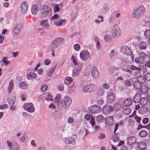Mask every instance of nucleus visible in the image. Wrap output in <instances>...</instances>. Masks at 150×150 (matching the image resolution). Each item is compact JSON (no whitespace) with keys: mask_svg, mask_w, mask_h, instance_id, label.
<instances>
[{"mask_svg":"<svg viewBox=\"0 0 150 150\" xmlns=\"http://www.w3.org/2000/svg\"><path fill=\"white\" fill-rule=\"evenodd\" d=\"M145 79L147 81H150V73H146L145 76Z\"/></svg>","mask_w":150,"mask_h":150,"instance_id":"46","label":"nucleus"},{"mask_svg":"<svg viewBox=\"0 0 150 150\" xmlns=\"http://www.w3.org/2000/svg\"><path fill=\"white\" fill-rule=\"evenodd\" d=\"M8 107V105L7 104H4L1 105L0 106V109H5L7 108Z\"/></svg>","mask_w":150,"mask_h":150,"instance_id":"51","label":"nucleus"},{"mask_svg":"<svg viewBox=\"0 0 150 150\" xmlns=\"http://www.w3.org/2000/svg\"><path fill=\"white\" fill-rule=\"evenodd\" d=\"M149 119L148 118H146L143 120L142 122L143 124H146L149 122Z\"/></svg>","mask_w":150,"mask_h":150,"instance_id":"55","label":"nucleus"},{"mask_svg":"<svg viewBox=\"0 0 150 150\" xmlns=\"http://www.w3.org/2000/svg\"><path fill=\"white\" fill-rule=\"evenodd\" d=\"M74 121V120L72 117H70L68 119V122L70 123H72Z\"/></svg>","mask_w":150,"mask_h":150,"instance_id":"62","label":"nucleus"},{"mask_svg":"<svg viewBox=\"0 0 150 150\" xmlns=\"http://www.w3.org/2000/svg\"><path fill=\"white\" fill-rule=\"evenodd\" d=\"M38 8L35 5H33L31 8V11L33 14L35 15L37 12Z\"/></svg>","mask_w":150,"mask_h":150,"instance_id":"24","label":"nucleus"},{"mask_svg":"<svg viewBox=\"0 0 150 150\" xmlns=\"http://www.w3.org/2000/svg\"><path fill=\"white\" fill-rule=\"evenodd\" d=\"M71 103V98L68 97H65L64 98L62 102L63 107L65 108H68L70 106Z\"/></svg>","mask_w":150,"mask_h":150,"instance_id":"7","label":"nucleus"},{"mask_svg":"<svg viewBox=\"0 0 150 150\" xmlns=\"http://www.w3.org/2000/svg\"><path fill=\"white\" fill-rule=\"evenodd\" d=\"M113 120V119L112 117H107L105 120L106 122L109 125H110L112 124Z\"/></svg>","mask_w":150,"mask_h":150,"instance_id":"25","label":"nucleus"},{"mask_svg":"<svg viewBox=\"0 0 150 150\" xmlns=\"http://www.w3.org/2000/svg\"><path fill=\"white\" fill-rule=\"evenodd\" d=\"M74 47L75 50L79 51L80 49V46L79 44H76L74 45Z\"/></svg>","mask_w":150,"mask_h":150,"instance_id":"48","label":"nucleus"},{"mask_svg":"<svg viewBox=\"0 0 150 150\" xmlns=\"http://www.w3.org/2000/svg\"><path fill=\"white\" fill-rule=\"evenodd\" d=\"M50 11H51V10L49 7L45 5L43 6L41 9V12L40 14V17L42 18L47 17Z\"/></svg>","mask_w":150,"mask_h":150,"instance_id":"2","label":"nucleus"},{"mask_svg":"<svg viewBox=\"0 0 150 150\" xmlns=\"http://www.w3.org/2000/svg\"><path fill=\"white\" fill-rule=\"evenodd\" d=\"M85 119L87 120H89L90 119V116L89 115L86 114L84 116Z\"/></svg>","mask_w":150,"mask_h":150,"instance_id":"59","label":"nucleus"},{"mask_svg":"<svg viewBox=\"0 0 150 150\" xmlns=\"http://www.w3.org/2000/svg\"><path fill=\"white\" fill-rule=\"evenodd\" d=\"M145 35L146 38H149L150 37V30H146L145 33Z\"/></svg>","mask_w":150,"mask_h":150,"instance_id":"43","label":"nucleus"},{"mask_svg":"<svg viewBox=\"0 0 150 150\" xmlns=\"http://www.w3.org/2000/svg\"><path fill=\"white\" fill-rule=\"evenodd\" d=\"M92 75L93 78L95 79H97L99 76V73L97 69L95 67L93 68Z\"/></svg>","mask_w":150,"mask_h":150,"instance_id":"12","label":"nucleus"},{"mask_svg":"<svg viewBox=\"0 0 150 150\" xmlns=\"http://www.w3.org/2000/svg\"><path fill=\"white\" fill-rule=\"evenodd\" d=\"M54 11L57 12L60 10V8L59 6L57 5H56L55 6V8Z\"/></svg>","mask_w":150,"mask_h":150,"instance_id":"56","label":"nucleus"},{"mask_svg":"<svg viewBox=\"0 0 150 150\" xmlns=\"http://www.w3.org/2000/svg\"><path fill=\"white\" fill-rule=\"evenodd\" d=\"M7 143L8 146H9L10 148L11 147V150H19L18 145L16 142H13L12 144L8 141Z\"/></svg>","mask_w":150,"mask_h":150,"instance_id":"9","label":"nucleus"},{"mask_svg":"<svg viewBox=\"0 0 150 150\" xmlns=\"http://www.w3.org/2000/svg\"><path fill=\"white\" fill-rule=\"evenodd\" d=\"M73 81V79L72 78L68 77L66 78L64 81V83L67 85L71 84Z\"/></svg>","mask_w":150,"mask_h":150,"instance_id":"22","label":"nucleus"},{"mask_svg":"<svg viewBox=\"0 0 150 150\" xmlns=\"http://www.w3.org/2000/svg\"><path fill=\"white\" fill-rule=\"evenodd\" d=\"M58 88L59 91H63L64 89L63 86L61 84H60L58 86Z\"/></svg>","mask_w":150,"mask_h":150,"instance_id":"60","label":"nucleus"},{"mask_svg":"<svg viewBox=\"0 0 150 150\" xmlns=\"http://www.w3.org/2000/svg\"><path fill=\"white\" fill-rule=\"evenodd\" d=\"M132 100L129 98H128L124 100L123 104L125 106H129L132 105Z\"/></svg>","mask_w":150,"mask_h":150,"instance_id":"18","label":"nucleus"},{"mask_svg":"<svg viewBox=\"0 0 150 150\" xmlns=\"http://www.w3.org/2000/svg\"><path fill=\"white\" fill-rule=\"evenodd\" d=\"M131 112V110L129 108L125 109L124 110V113L126 115H129Z\"/></svg>","mask_w":150,"mask_h":150,"instance_id":"44","label":"nucleus"},{"mask_svg":"<svg viewBox=\"0 0 150 150\" xmlns=\"http://www.w3.org/2000/svg\"><path fill=\"white\" fill-rule=\"evenodd\" d=\"M110 39V37L109 36L106 35L105 36V39L106 41H108Z\"/></svg>","mask_w":150,"mask_h":150,"instance_id":"64","label":"nucleus"},{"mask_svg":"<svg viewBox=\"0 0 150 150\" xmlns=\"http://www.w3.org/2000/svg\"><path fill=\"white\" fill-rule=\"evenodd\" d=\"M60 95L59 94H57L55 98L54 102L57 103L59 102L60 100Z\"/></svg>","mask_w":150,"mask_h":150,"instance_id":"39","label":"nucleus"},{"mask_svg":"<svg viewBox=\"0 0 150 150\" xmlns=\"http://www.w3.org/2000/svg\"><path fill=\"white\" fill-rule=\"evenodd\" d=\"M90 123L93 128L94 127V126L95 125L96 123L95 120V119L93 117H91Z\"/></svg>","mask_w":150,"mask_h":150,"instance_id":"40","label":"nucleus"},{"mask_svg":"<svg viewBox=\"0 0 150 150\" xmlns=\"http://www.w3.org/2000/svg\"><path fill=\"white\" fill-rule=\"evenodd\" d=\"M139 135L141 137H144L147 135L148 133L145 130H142L139 132Z\"/></svg>","mask_w":150,"mask_h":150,"instance_id":"23","label":"nucleus"},{"mask_svg":"<svg viewBox=\"0 0 150 150\" xmlns=\"http://www.w3.org/2000/svg\"><path fill=\"white\" fill-rule=\"evenodd\" d=\"M20 87L23 89H26L28 88V85L23 82H21L19 84Z\"/></svg>","mask_w":150,"mask_h":150,"instance_id":"33","label":"nucleus"},{"mask_svg":"<svg viewBox=\"0 0 150 150\" xmlns=\"http://www.w3.org/2000/svg\"><path fill=\"white\" fill-rule=\"evenodd\" d=\"M71 59L73 64L75 65H76L78 64L77 62L76 59L75 57L74 56H72L71 57Z\"/></svg>","mask_w":150,"mask_h":150,"instance_id":"41","label":"nucleus"},{"mask_svg":"<svg viewBox=\"0 0 150 150\" xmlns=\"http://www.w3.org/2000/svg\"><path fill=\"white\" fill-rule=\"evenodd\" d=\"M82 67V65H81V67L79 69H78V70H76V69H74L73 71V76H75L79 74V71H80V69Z\"/></svg>","mask_w":150,"mask_h":150,"instance_id":"35","label":"nucleus"},{"mask_svg":"<svg viewBox=\"0 0 150 150\" xmlns=\"http://www.w3.org/2000/svg\"><path fill=\"white\" fill-rule=\"evenodd\" d=\"M113 110H114L116 111H118L120 110L121 106L119 103H117L115 104L113 106Z\"/></svg>","mask_w":150,"mask_h":150,"instance_id":"29","label":"nucleus"},{"mask_svg":"<svg viewBox=\"0 0 150 150\" xmlns=\"http://www.w3.org/2000/svg\"><path fill=\"white\" fill-rule=\"evenodd\" d=\"M28 8V5L26 2H23L21 6V12L23 13H25Z\"/></svg>","mask_w":150,"mask_h":150,"instance_id":"15","label":"nucleus"},{"mask_svg":"<svg viewBox=\"0 0 150 150\" xmlns=\"http://www.w3.org/2000/svg\"><path fill=\"white\" fill-rule=\"evenodd\" d=\"M141 83L138 81H135L133 84L134 88L137 90L140 89L141 87Z\"/></svg>","mask_w":150,"mask_h":150,"instance_id":"27","label":"nucleus"},{"mask_svg":"<svg viewBox=\"0 0 150 150\" xmlns=\"http://www.w3.org/2000/svg\"><path fill=\"white\" fill-rule=\"evenodd\" d=\"M137 141V139L135 137L130 136L127 139V143L128 144L131 145L135 144Z\"/></svg>","mask_w":150,"mask_h":150,"instance_id":"11","label":"nucleus"},{"mask_svg":"<svg viewBox=\"0 0 150 150\" xmlns=\"http://www.w3.org/2000/svg\"><path fill=\"white\" fill-rule=\"evenodd\" d=\"M47 88V86L45 84L42 85L41 87V90L43 92L45 91Z\"/></svg>","mask_w":150,"mask_h":150,"instance_id":"42","label":"nucleus"},{"mask_svg":"<svg viewBox=\"0 0 150 150\" xmlns=\"http://www.w3.org/2000/svg\"><path fill=\"white\" fill-rule=\"evenodd\" d=\"M119 134L117 133L114 134L112 138V139L113 142H116L119 141Z\"/></svg>","mask_w":150,"mask_h":150,"instance_id":"30","label":"nucleus"},{"mask_svg":"<svg viewBox=\"0 0 150 150\" xmlns=\"http://www.w3.org/2000/svg\"><path fill=\"white\" fill-rule=\"evenodd\" d=\"M142 128H145V125H143L141 124H139L138 125V127L137 128L138 130H139Z\"/></svg>","mask_w":150,"mask_h":150,"instance_id":"61","label":"nucleus"},{"mask_svg":"<svg viewBox=\"0 0 150 150\" xmlns=\"http://www.w3.org/2000/svg\"><path fill=\"white\" fill-rule=\"evenodd\" d=\"M137 146L140 149L144 150L146 147V144L144 142H140L138 143Z\"/></svg>","mask_w":150,"mask_h":150,"instance_id":"19","label":"nucleus"},{"mask_svg":"<svg viewBox=\"0 0 150 150\" xmlns=\"http://www.w3.org/2000/svg\"><path fill=\"white\" fill-rule=\"evenodd\" d=\"M122 51L127 55H130L131 53V50L129 47L126 46H123L121 48Z\"/></svg>","mask_w":150,"mask_h":150,"instance_id":"14","label":"nucleus"},{"mask_svg":"<svg viewBox=\"0 0 150 150\" xmlns=\"http://www.w3.org/2000/svg\"><path fill=\"white\" fill-rule=\"evenodd\" d=\"M13 80H11L9 83L8 87V92L10 93L12 90L13 89Z\"/></svg>","mask_w":150,"mask_h":150,"instance_id":"28","label":"nucleus"},{"mask_svg":"<svg viewBox=\"0 0 150 150\" xmlns=\"http://www.w3.org/2000/svg\"><path fill=\"white\" fill-rule=\"evenodd\" d=\"M65 22L66 21L65 20H60V21H59L58 22H55L54 24L55 25L58 26L64 24L65 23Z\"/></svg>","mask_w":150,"mask_h":150,"instance_id":"26","label":"nucleus"},{"mask_svg":"<svg viewBox=\"0 0 150 150\" xmlns=\"http://www.w3.org/2000/svg\"><path fill=\"white\" fill-rule=\"evenodd\" d=\"M146 43L145 42H142L140 44L139 47L141 49L144 50L146 49Z\"/></svg>","mask_w":150,"mask_h":150,"instance_id":"32","label":"nucleus"},{"mask_svg":"<svg viewBox=\"0 0 150 150\" xmlns=\"http://www.w3.org/2000/svg\"><path fill=\"white\" fill-rule=\"evenodd\" d=\"M101 108L98 105H93L89 108V111L93 113H98L101 111Z\"/></svg>","mask_w":150,"mask_h":150,"instance_id":"8","label":"nucleus"},{"mask_svg":"<svg viewBox=\"0 0 150 150\" xmlns=\"http://www.w3.org/2000/svg\"><path fill=\"white\" fill-rule=\"evenodd\" d=\"M45 94L46 96L48 97V98H47V100H50L52 101H53V98L51 94L50 93H46Z\"/></svg>","mask_w":150,"mask_h":150,"instance_id":"45","label":"nucleus"},{"mask_svg":"<svg viewBox=\"0 0 150 150\" xmlns=\"http://www.w3.org/2000/svg\"><path fill=\"white\" fill-rule=\"evenodd\" d=\"M125 83L126 85L127 86H130L131 85V82L129 80H126L125 81Z\"/></svg>","mask_w":150,"mask_h":150,"instance_id":"57","label":"nucleus"},{"mask_svg":"<svg viewBox=\"0 0 150 150\" xmlns=\"http://www.w3.org/2000/svg\"><path fill=\"white\" fill-rule=\"evenodd\" d=\"M104 91L103 89H100L98 91V95L101 96L103 95Z\"/></svg>","mask_w":150,"mask_h":150,"instance_id":"54","label":"nucleus"},{"mask_svg":"<svg viewBox=\"0 0 150 150\" xmlns=\"http://www.w3.org/2000/svg\"><path fill=\"white\" fill-rule=\"evenodd\" d=\"M64 41L62 38H57L54 40L51 44V46L53 48H56L57 46L62 44Z\"/></svg>","mask_w":150,"mask_h":150,"instance_id":"6","label":"nucleus"},{"mask_svg":"<svg viewBox=\"0 0 150 150\" xmlns=\"http://www.w3.org/2000/svg\"><path fill=\"white\" fill-rule=\"evenodd\" d=\"M95 89V87L92 85H88L84 86L83 88V91L86 92H92Z\"/></svg>","mask_w":150,"mask_h":150,"instance_id":"10","label":"nucleus"},{"mask_svg":"<svg viewBox=\"0 0 150 150\" xmlns=\"http://www.w3.org/2000/svg\"><path fill=\"white\" fill-rule=\"evenodd\" d=\"M40 23L42 25L44 26L45 27H48L49 24L47 20H43L41 21Z\"/></svg>","mask_w":150,"mask_h":150,"instance_id":"34","label":"nucleus"},{"mask_svg":"<svg viewBox=\"0 0 150 150\" xmlns=\"http://www.w3.org/2000/svg\"><path fill=\"white\" fill-rule=\"evenodd\" d=\"M137 98L138 97L137 96H136L134 98V100L135 102L137 103L140 101V104L142 106H145L147 104L148 100L146 98H144L140 99L139 97L138 99Z\"/></svg>","mask_w":150,"mask_h":150,"instance_id":"4","label":"nucleus"},{"mask_svg":"<svg viewBox=\"0 0 150 150\" xmlns=\"http://www.w3.org/2000/svg\"><path fill=\"white\" fill-rule=\"evenodd\" d=\"M20 32V30L18 28V27L17 26L13 29V34L16 35L17 34L19 33Z\"/></svg>","mask_w":150,"mask_h":150,"instance_id":"38","label":"nucleus"},{"mask_svg":"<svg viewBox=\"0 0 150 150\" xmlns=\"http://www.w3.org/2000/svg\"><path fill=\"white\" fill-rule=\"evenodd\" d=\"M146 57V54L144 52H140L139 54V57L141 59H144Z\"/></svg>","mask_w":150,"mask_h":150,"instance_id":"31","label":"nucleus"},{"mask_svg":"<svg viewBox=\"0 0 150 150\" xmlns=\"http://www.w3.org/2000/svg\"><path fill=\"white\" fill-rule=\"evenodd\" d=\"M103 110L105 113H108L113 111V108L112 106L105 105L103 108Z\"/></svg>","mask_w":150,"mask_h":150,"instance_id":"13","label":"nucleus"},{"mask_svg":"<svg viewBox=\"0 0 150 150\" xmlns=\"http://www.w3.org/2000/svg\"><path fill=\"white\" fill-rule=\"evenodd\" d=\"M118 126H119V123H116L115 126V129H114V133H115L116 131L117 130V129L118 128Z\"/></svg>","mask_w":150,"mask_h":150,"instance_id":"63","label":"nucleus"},{"mask_svg":"<svg viewBox=\"0 0 150 150\" xmlns=\"http://www.w3.org/2000/svg\"><path fill=\"white\" fill-rule=\"evenodd\" d=\"M64 141V142L67 144L74 143L75 142V140L72 137L65 138Z\"/></svg>","mask_w":150,"mask_h":150,"instance_id":"20","label":"nucleus"},{"mask_svg":"<svg viewBox=\"0 0 150 150\" xmlns=\"http://www.w3.org/2000/svg\"><path fill=\"white\" fill-rule=\"evenodd\" d=\"M145 11L144 7L141 6L134 11L132 14V17L136 18H139L144 14Z\"/></svg>","mask_w":150,"mask_h":150,"instance_id":"1","label":"nucleus"},{"mask_svg":"<svg viewBox=\"0 0 150 150\" xmlns=\"http://www.w3.org/2000/svg\"><path fill=\"white\" fill-rule=\"evenodd\" d=\"M105 137V136L104 133H100L98 138L100 139H102Z\"/></svg>","mask_w":150,"mask_h":150,"instance_id":"53","label":"nucleus"},{"mask_svg":"<svg viewBox=\"0 0 150 150\" xmlns=\"http://www.w3.org/2000/svg\"><path fill=\"white\" fill-rule=\"evenodd\" d=\"M107 98L108 102L109 103H112L114 101L115 96L113 93H110L108 95Z\"/></svg>","mask_w":150,"mask_h":150,"instance_id":"16","label":"nucleus"},{"mask_svg":"<svg viewBox=\"0 0 150 150\" xmlns=\"http://www.w3.org/2000/svg\"><path fill=\"white\" fill-rule=\"evenodd\" d=\"M2 62L5 64H7L9 63L8 61L7 60V58L4 57L2 59Z\"/></svg>","mask_w":150,"mask_h":150,"instance_id":"50","label":"nucleus"},{"mask_svg":"<svg viewBox=\"0 0 150 150\" xmlns=\"http://www.w3.org/2000/svg\"><path fill=\"white\" fill-rule=\"evenodd\" d=\"M36 74L33 72H31L28 73L26 74V77L28 79H35L36 77Z\"/></svg>","mask_w":150,"mask_h":150,"instance_id":"21","label":"nucleus"},{"mask_svg":"<svg viewBox=\"0 0 150 150\" xmlns=\"http://www.w3.org/2000/svg\"><path fill=\"white\" fill-rule=\"evenodd\" d=\"M121 31L119 28L117 27L113 30V36L114 37H119L120 35Z\"/></svg>","mask_w":150,"mask_h":150,"instance_id":"17","label":"nucleus"},{"mask_svg":"<svg viewBox=\"0 0 150 150\" xmlns=\"http://www.w3.org/2000/svg\"><path fill=\"white\" fill-rule=\"evenodd\" d=\"M134 119L138 123L140 122L141 120V118L137 116H135L134 117Z\"/></svg>","mask_w":150,"mask_h":150,"instance_id":"49","label":"nucleus"},{"mask_svg":"<svg viewBox=\"0 0 150 150\" xmlns=\"http://www.w3.org/2000/svg\"><path fill=\"white\" fill-rule=\"evenodd\" d=\"M96 119L98 122H101L103 120V117L102 115H99L96 117Z\"/></svg>","mask_w":150,"mask_h":150,"instance_id":"36","label":"nucleus"},{"mask_svg":"<svg viewBox=\"0 0 150 150\" xmlns=\"http://www.w3.org/2000/svg\"><path fill=\"white\" fill-rule=\"evenodd\" d=\"M130 69L132 70H140V69L137 67H136L134 65H132L130 67Z\"/></svg>","mask_w":150,"mask_h":150,"instance_id":"47","label":"nucleus"},{"mask_svg":"<svg viewBox=\"0 0 150 150\" xmlns=\"http://www.w3.org/2000/svg\"><path fill=\"white\" fill-rule=\"evenodd\" d=\"M137 81L139 82L140 83H143L144 81V78L142 76L138 77L137 78Z\"/></svg>","mask_w":150,"mask_h":150,"instance_id":"37","label":"nucleus"},{"mask_svg":"<svg viewBox=\"0 0 150 150\" xmlns=\"http://www.w3.org/2000/svg\"><path fill=\"white\" fill-rule=\"evenodd\" d=\"M90 53L88 50H83L81 51L80 54L81 59L83 61H85L90 57Z\"/></svg>","mask_w":150,"mask_h":150,"instance_id":"3","label":"nucleus"},{"mask_svg":"<svg viewBox=\"0 0 150 150\" xmlns=\"http://www.w3.org/2000/svg\"><path fill=\"white\" fill-rule=\"evenodd\" d=\"M23 107L25 110L29 112H32L34 111V108L33 105L31 103L25 104Z\"/></svg>","mask_w":150,"mask_h":150,"instance_id":"5","label":"nucleus"},{"mask_svg":"<svg viewBox=\"0 0 150 150\" xmlns=\"http://www.w3.org/2000/svg\"><path fill=\"white\" fill-rule=\"evenodd\" d=\"M59 18V16L57 15H55L52 16L51 18V20L52 21H54Z\"/></svg>","mask_w":150,"mask_h":150,"instance_id":"52","label":"nucleus"},{"mask_svg":"<svg viewBox=\"0 0 150 150\" xmlns=\"http://www.w3.org/2000/svg\"><path fill=\"white\" fill-rule=\"evenodd\" d=\"M51 62V61L50 59H46L45 60L44 63L45 65H49Z\"/></svg>","mask_w":150,"mask_h":150,"instance_id":"58","label":"nucleus"}]
</instances>
